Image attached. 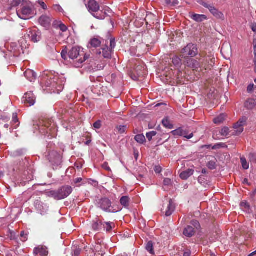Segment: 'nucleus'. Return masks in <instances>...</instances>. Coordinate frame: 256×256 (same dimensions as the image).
<instances>
[{
    "mask_svg": "<svg viewBox=\"0 0 256 256\" xmlns=\"http://www.w3.org/2000/svg\"><path fill=\"white\" fill-rule=\"evenodd\" d=\"M88 12L96 18L98 20H104L108 14V12L110 11L109 8H106L104 10H100V6L94 0H90L86 4Z\"/></svg>",
    "mask_w": 256,
    "mask_h": 256,
    "instance_id": "f257e3e1",
    "label": "nucleus"
},
{
    "mask_svg": "<svg viewBox=\"0 0 256 256\" xmlns=\"http://www.w3.org/2000/svg\"><path fill=\"white\" fill-rule=\"evenodd\" d=\"M80 48L78 46L73 47L68 54L69 58L72 60L76 59L78 56L80 57L78 61L74 63V66L76 68L80 67L82 64L90 57V55L84 54L82 51H80Z\"/></svg>",
    "mask_w": 256,
    "mask_h": 256,
    "instance_id": "f03ea898",
    "label": "nucleus"
},
{
    "mask_svg": "<svg viewBox=\"0 0 256 256\" xmlns=\"http://www.w3.org/2000/svg\"><path fill=\"white\" fill-rule=\"evenodd\" d=\"M66 82V79L64 76H54V78L50 80L46 84L47 87L52 88V90H54V92L60 93L61 92Z\"/></svg>",
    "mask_w": 256,
    "mask_h": 256,
    "instance_id": "7ed1b4c3",
    "label": "nucleus"
},
{
    "mask_svg": "<svg viewBox=\"0 0 256 256\" xmlns=\"http://www.w3.org/2000/svg\"><path fill=\"white\" fill-rule=\"evenodd\" d=\"M181 54L184 58L194 57L198 54L196 46L194 44H189L182 49Z\"/></svg>",
    "mask_w": 256,
    "mask_h": 256,
    "instance_id": "20e7f679",
    "label": "nucleus"
},
{
    "mask_svg": "<svg viewBox=\"0 0 256 256\" xmlns=\"http://www.w3.org/2000/svg\"><path fill=\"white\" fill-rule=\"evenodd\" d=\"M200 4L208 8L210 14L216 18L222 20H224V14L214 7L213 4H208L204 2H200Z\"/></svg>",
    "mask_w": 256,
    "mask_h": 256,
    "instance_id": "39448f33",
    "label": "nucleus"
},
{
    "mask_svg": "<svg viewBox=\"0 0 256 256\" xmlns=\"http://www.w3.org/2000/svg\"><path fill=\"white\" fill-rule=\"evenodd\" d=\"M32 12V8L28 5V3L26 6H24L21 9L17 10L16 13L18 17L22 20H28L31 18Z\"/></svg>",
    "mask_w": 256,
    "mask_h": 256,
    "instance_id": "423d86ee",
    "label": "nucleus"
},
{
    "mask_svg": "<svg viewBox=\"0 0 256 256\" xmlns=\"http://www.w3.org/2000/svg\"><path fill=\"white\" fill-rule=\"evenodd\" d=\"M99 206L104 211L109 212H116L118 210H112L110 200L108 198H102L98 203Z\"/></svg>",
    "mask_w": 256,
    "mask_h": 256,
    "instance_id": "0eeeda50",
    "label": "nucleus"
},
{
    "mask_svg": "<svg viewBox=\"0 0 256 256\" xmlns=\"http://www.w3.org/2000/svg\"><path fill=\"white\" fill-rule=\"evenodd\" d=\"M58 191V200L64 199L68 196L72 192V188L70 186H62Z\"/></svg>",
    "mask_w": 256,
    "mask_h": 256,
    "instance_id": "6e6552de",
    "label": "nucleus"
},
{
    "mask_svg": "<svg viewBox=\"0 0 256 256\" xmlns=\"http://www.w3.org/2000/svg\"><path fill=\"white\" fill-rule=\"evenodd\" d=\"M52 17L50 14H44L42 15L38 18V23L42 26L48 28L52 22Z\"/></svg>",
    "mask_w": 256,
    "mask_h": 256,
    "instance_id": "1a4fd4ad",
    "label": "nucleus"
},
{
    "mask_svg": "<svg viewBox=\"0 0 256 256\" xmlns=\"http://www.w3.org/2000/svg\"><path fill=\"white\" fill-rule=\"evenodd\" d=\"M22 102L28 106H32L36 102V97L32 92H26L22 98Z\"/></svg>",
    "mask_w": 256,
    "mask_h": 256,
    "instance_id": "9d476101",
    "label": "nucleus"
},
{
    "mask_svg": "<svg viewBox=\"0 0 256 256\" xmlns=\"http://www.w3.org/2000/svg\"><path fill=\"white\" fill-rule=\"evenodd\" d=\"M246 122V119L242 118L240 119L238 122L234 126V128L235 130L236 134H240L244 131L243 126Z\"/></svg>",
    "mask_w": 256,
    "mask_h": 256,
    "instance_id": "9b49d317",
    "label": "nucleus"
},
{
    "mask_svg": "<svg viewBox=\"0 0 256 256\" xmlns=\"http://www.w3.org/2000/svg\"><path fill=\"white\" fill-rule=\"evenodd\" d=\"M175 209V206L172 200L170 199L169 200V204L167 206L166 210L164 208L162 210V212L163 214H165V216H170L172 212H174Z\"/></svg>",
    "mask_w": 256,
    "mask_h": 256,
    "instance_id": "f8f14e48",
    "label": "nucleus"
},
{
    "mask_svg": "<svg viewBox=\"0 0 256 256\" xmlns=\"http://www.w3.org/2000/svg\"><path fill=\"white\" fill-rule=\"evenodd\" d=\"M28 36L30 40L34 42H39L41 38L40 32L36 30H30L29 32Z\"/></svg>",
    "mask_w": 256,
    "mask_h": 256,
    "instance_id": "ddd939ff",
    "label": "nucleus"
},
{
    "mask_svg": "<svg viewBox=\"0 0 256 256\" xmlns=\"http://www.w3.org/2000/svg\"><path fill=\"white\" fill-rule=\"evenodd\" d=\"M184 62L187 66L193 69V70H196L200 67V63L194 59H187Z\"/></svg>",
    "mask_w": 256,
    "mask_h": 256,
    "instance_id": "4468645a",
    "label": "nucleus"
},
{
    "mask_svg": "<svg viewBox=\"0 0 256 256\" xmlns=\"http://www.w3.org/2000/svg\"><path fill=\"white\" fill-rule=\"evenodd\" d=\"M111 50L107 46L98 50V54H102V56L105 58H111Z\"/></svg>",
    "mask_w": 256,
    "mask_h": 256,
    "instance_id": "2eb2a0df",
    "label": "nucleus"
},
{
    "mask_svg": "<svg viewBox=\"0 0 256 256\" xmlns=\"http://www.w3.org/2000/svg\"><path fill=\"white\" fill-rule=\"evenodd\" d=\"M34 254L36 256H47L48 251L46 247H38L34 250Z\"/></svg>",
    "mask_w": 256,
    "mask_h": 256,
    "instance_id": "dca6fc26",
    "label": "nucleus"
},
{
    "mask_svg": "<svg viewBox=\"0 0 256 256\" xmlns=\"http://www.w3.org/2000/svg\"><path fill=\"white\" fill-rule=\"evenodd\" d=\"M24 74L25 77L30 82H33L36 79V74L31 70H27Z\"/></svg>",
    "mask_w": 256,
    "mask_h": 256,
    "instance_id": "f3484780",
    "label": "nucleus"
},
{
    "mask_svg": "<svg viewBox=\"0 0 256 256\" xmlns=\"http://www.w3.org/2000/svg\"><path fill=\"white\" fill-rule=\"evenodd\" d=\"M171 133L174 136H186V134H188V132L186 130H184L182 128H179L175 130H172Z\"/></svg>",
    "mask_w": 256,
    "mask_h": 256,
    "instance_id": "a211bd4d",
    "label": "nucleus"
},
{
    "mask_svg": "<svg viewBox=\"0 0 256 256\" xmlns=\"http://www.w3.org/2000/svg\"><path fill=\"white\" fill-rule=\"evenodd\" d=\"M183 234L187 237H192L194 234V228L192 226H188L184 228Z\"/></svg>",
    "mask_w": 256,
    "mask_h": 256,
    "instance_id": "6ab92c4d",
    "label": "nucleus"
},
{
    "mask_svg": "<svg viewBox=\"0 0 256 256\" xmlns=\"http://www.w3.org/2000/svg\"><path fill=\"white\" fill-rule=\"evenodd\" d=\"M102 222L98 220H96L92 222V229L94 231H98L101 230Z\"/></svg>",
    "mask_w": 256,
    "mask_h": 256,
    "instance_id": "aec40b11",
    "label": "nucleus"
},
{
    "mask_svg": "<svg viewBox=\"0 0 256 256\" xmlns=\"http://www.w3.org/2000/svg\"><path fill=\"white\" fill-rule=\"evenodd\" d=\"M194 172V170H193L188 169L180 174V178L182 180H187L190 176L193 174Z\"/></svg>",
    "mask_w": 256,
    "mask_h": 256,
    "instance_id": "412c9836",
    "label": "nucleus"
},
{
    "mask_svg": "<svg viewBox=\"0 0 256 256\" xmlns=\"http://www.w3.org/2000/svg\"><path fill=\"white\" fill-rule=\"evenodd\" d=\"M191 18L196 22H202L207 20V16L204 14H193Z\"/></svg>",
    "mask_w": 256,
    "mask_h": 256,
    "instance_id": "4be33fe9",
    "label": "nucleus"
},
{
    "mask_svg": "<svg viewBox=\"0 0 256 256\" xmlns=\"http://www.w3.org/2000/svg\"><path fill=\"white\" fill-rule=\"evenodd\" d=\"M102 226H103L104 230L108 232H110L115 226L114 224L112 222H102Z\"/></svg>",
    "mask_w": 256,
    "mask_h": 256,
    "instance_id": "5701e85b",
    "label": "nucleus"
},
{
    "mask_svg": "<svg viewBox=\"0 0 256 256\" xmlns=\"http://www.w3.org/2000/svg\"><path fill=\"white\" fill-rule=\"evenodd\" d=\"M245 106L248 109L253 108L256 106V99H248L246 102Z\"/></svg>",
    "mask_w": 256,
    "mask_h": 256,
    "instance_id": "b1692460",
    "label": "nucleus"
},
{
    "mask_svg": "<svg viewBox=\"0 0 256 256\" xmlns=\"http://www.w3.org/2000/svg\"><path fill=\"white\" fill-rule=\"evenodd\" d=\"M46 196L48 197L53 198L56 200H58V191L56 190H49L46 192Z\"/></svg>",
    "mask_w": 256,
    "mask_h": 256,
    "instance_id": "393cba45",
    "label": "nucleus"
},
{
    "mask_svg": "<svg viewBox=\"0 0 256 256\" xmlns=\"http://www.w3.org/2000/svg\"><path fill=\"white\" fill-rule=\"evenodd\" d=\"M225 118L226 116L224 114H221L216 118H214L213 121L214 124H220L224 121Z\"/></svg>",
    "mask_w": 256,
    "mask_h": 256,
    "instance_id": "a878e982",
    "label": "nucleus"
},
{
    "mask_svg": "<svg viewBox=\"0 0 256 256\" xmlns=\"http://www.w3.org/2000/svg\"><path fill=\"white\" fill-rule=\"evenodd\" d=\"M130 198L127 196H122L120 200V204L126 208L128 206Z\"/></svg>",
    "mask_w": 256,
    "mask_h": 256,
    "instance_id": "bb28decb",
    "label": "nucleus"
},
{
    "mask_svg": "<svg viewBox=\"0 0 256 256\" xmlns=\"http://www.w3.org/2000/svg\"><path fill=\"white\" fill-rule=\"evenodd\" d=\"M135 140L140 144H142L146 141V138L144 134H138L135 136Z\"/></svg>",
    "mask_w": 256,
    "mask_h": 256,
    "instance_id": "cd10ccee",
    "label": "nucleus"
},
{
    "mask_svg": "<svg viewBox=\"0 0 256 256\" xmlns=\"http://www.w3.org/2000/svg\"><path fill=\"white\" fill-rule=\"evenodd\" d=\"M146 249L150 254H154V250L153 249V243L152 241H149L146 244Z\"/></svg>",
    "mask_w": 256,
    "mask_h": 256,
    "instance_id": "c85d7f7f",
    "label": "nucleus"
},
{
    "mask_svg": "<svg viewBox=\"0 0 256 256\" xmlns=\"http://www.w3.org/2000/svg\"><path fill=\"white\" fill-rule=\"evenodd\" d=\"M100 41L97 38H93L91 40L90 44L92 46L96 48L100 45Z\"/></svg>",
    "mask_w": 256,
    "mask_h": 256,
    "instance_id": "c756f323",
    "label": "nucleus"
},
{
    "mask_svg": "<svg viewBox=\"0 0 256 256\" xmlns=\"http://www.w3.org/2000/svg\"><path fill=\"white\" fill-rule=\"evenodd\" d=\"M162 124L166 128H168L169 129H172V125L170 124V120L167 118H164L162 120Z\"/></svg>",
    "mask_w": 256,
    "mask_h": 256,
    "instance_id": "7c9ffc66",
    "label": "nucleus"
},
{
    "mask_svg": "<svg viewBox=\"0 0 256 256\" xmlns=\"http://www.w3.org/2000/svg\"><path fill=\"white\" fill-rule=\"evenodd\" d=\"M240 161L243 168L248 170L249 168V164L247 162L246 159L244 157H241Z\"/></svg>",
    "mask_w": 256,
    "mask_h": 256,
    "instance_id": "2f4dec72",
    "label": "nucleus"
},
{
    "mask_svg": "<svg viewBox=\"0 0 256 256\" xmlns=\"http://www.w3.org/2000/svg\"><path fill=\"white\" fill-rule=\"evenodd\" d=\"M53 9L56 12H62L64 14V10L60 4H54L52 6Z\"/></svg>",
    "mask_w": 256,
    "mask_h": 256,
    "instance_id": "473e14b6",
    "label": "nucleus"
},
{
    "mask_svg": "<svg viewBox=\"0 0 256 256\" xmlns=\"http://www.w3.org/2000/svg\"><path fill=\"white\" fill-rule=\"evenodd\" d=\"M221 136H226L229 134V128L226 127H224L220 131Z\"/></svg>",
    "mask_w": 256,
    "mask_h": 256,
    "instance_id": "72a5a7b5",
    "label": "nucleus"
},
{
    "mask_svg": "<svg viewBox=\"0 0 256 256\" xmlns=\"http://www.w3.org/2000/svg\"><path fill=\"white\" fill-rule=\"evenodd\" d=\"M172 63L175 66H178L181 63V60L178 56H175L172 58Z\"/></svg>",
    "mask_w": 256,
    "mask_h": 256,
    "instance_id": "f704fd0d",
    "label": "nucleus"
},
{
    "mask_svg": "<svg viewBox=\"0 0 256 256\" xmlns=\"http://www.w3.org/2000/svg\"><path fill=\"white\" fill-rule=\"evenodd\" d=\"M156 132L155 131H152L149 132H148L146 134V136L148 140H151L154 136H156Z\"/></svg>",
    "mask_w": 256,
    "mask_h": 256,
    "instance_id": "c9c22d12",
    "label": "nucleus"
},
{
    "mask_svg": "<svg viewBox=\"0 0 256 256\" xmlns=\"http://www.w3.org/2000/svg\"><path fill=\"white\" fill-rule=\"evenodd\" d=\"M166 3L167 4L175 6L178 4V0H164Z\"/></svg>",
    "mask_w": 256,
    "mask_h": 256,
    "instance_id": "e433bc0d",
    "label": "nucleus"
},
{
    "mask_svg": "<svg viewBox=\"0 0 256 256\" xmlns=\"http://www.w3.org/2000/svg\"><path fill=\"white\" fill-rule=\"evenodd\" d=\"M36 3H38L44 10H46L48 9L47 6L43 1L39 0L36 2Z\"/></svg>",
    "mask_w": 256,
    "mask_h": 256,
    "instance_id": "4c0bfd02",
    "label": "nucleus"
},
{
    "mask_svg": "<svg viewBox=\"0 0 256 256\" xmlns=\"http://www.w3.org/2000/svg\"><path fill=\"white\" fill-rule=\"evenodd\" d=\"M191 224L194 227V228L196 230H198L200 228V224L198 221L197 220H192L191 222Z\"/></svg>",
    "mask_w": 256,
    "mask_h": 256,
    "instance_id": "58836bf2",
    "label": "nucleus"
},
{
    "mask_svg": "<svg viewBox=\"0 0 256 256\" xmlns=\"http://www.w3.org/2000/svg\"><path fill=\"white\" fill-rule=\"evenodd\" d=\"M118 130L120 134H123L124 133L126 129V126H120L118 127Z\"/></svg>",
    "mask_w": 256,
    "mask_h": 256,
    "instance_id": "ea45409f",
    "label": "nucleus"
},
{
    "mask_svg": "<svg viewBox=\"0 0 256 256\" xmlns=\"http://www.w3.org/2000/svg\"><path fill=\"white\" fill-rule=\"evenodd\" d=\"M164 184L166 186H170L172 185V181L168 178H164Z\"/></svg>",
    "mask_w": 256,
    "mask_h": 256,
    "instance_id": "a19ab883",
    "label": "nucleus"
},
{
    "mask_svg": "<svg viewBox=\"0 0 256 256\" xmlns=\"http://www.w3.org/2000/svg\"><path fill=\"white\" fill-rule=\"evenodd\" d=\"M100 246H97L95 247V249L96 250V256H102L104 254L103 252H102V251H99V250L100 249Z\"/></svg>",
    "mask_w": 256,
    "mask_h": 256,
    "instance_id": "79ce46f5",
    "label": "nucleus"
},
{
    "mask_svg": "<svg viewBox=\"0 0 256 256\" xmlns=\"http://www.w3.org/2000/svg\"><path fill=\"white\" fill-rule=\"evenodd\" d=\"M101 126V122L100 120H98L94 124V128L96 129H100Z\"/></svg>",
    "mask_w": 256,
    "mask_h": 256,
    "instance_id": "37998d69",
    "label": "nucleus"
},
{
    "mask_svg": "<svg viewBox=\"0 0 256 256\" xmlns=\"http://www.w3.org/2000/svg\"><path fill=\"white\" fill-rule=\"evenodd\" d=\"M102 166L104 170H105L108 172H111V169H110V167L108 166V162L104 163Z\"/></svg>",
    "mask_w": 256,
    "mask_h": 256,
    "instance_id": "c03bdc74",
    "label": "nucleus"
},
{
    "mask_svg": "<svg viewBox=\"0 0 256 256\" xmlns=\"http://www.w3.org/2000/svg\"><path fill=\"white\" fill-rule=\"evenodd\" d=\"M240 206L242 207V208H244V209L248 208L249 207H250V206L248 204V202H241Z\"/></svg>",
    "mask_w": 256,
    "mask_h": 256,
    "instance_id": "a18cd8bd",
    "label": "nucleus"
},
{
    "mask_svg": "<svg viewBox=\"0 0 256 256\" xmlns=\"http://www.w3.org/2000/svg\"><path fill=\"white\" fill-rule=\"evenodd\" d=\"M21 3V0H14L12 2V6L15 7L17 6Z\"/></svg>",
    "mask_w": 256,
    "mask_h": 256,
    "instance_id": "49530a36",
    "label": "nucleus"
},
{
    "mask_svg": "<svg viewBox=\"0 0 256 256\" xmlns=\"http://www.w3.org/2000/svg\"><path fill=\"white\" fill-rule=\"evenodd\" d=\"M215 164L214 162L210 161L208 163V167L211 170H214L215 168Z\"/></svg>",
    "mask_w": 256,
    "mask_h": 256,
    "instance_id": "de8ad7c7",
    "label": "nucleus"
},
{
    "mask_svg": "<svg viewBox=\"0 0 256 256\" xmlns=\"http://www.w3.org/2000/svg\"><path fill=\"white\" fill-rule=\"evenodd\" d=\"M250 162L256 163V153L250 154Z\"/></svg>",
    "mask_w": 256,
    "mask_h": 256,
    "instance_id": "09e8293b",
    "label": "nucleus"
},
{
    "mask_svg": "<svg viewBox=\"0 0 256 256\" xmlns=\"http://www.w3.org/2000/svg\"><path fill=\"white\" fill-rule=\"evenodd\" d=\"M59 28L60 30L63 32H66L68 30L67 27L63 24H60L59 25Z\"/></svg>",
    "mask_w": 256,
    "mask_h": 256,
    "instance_id": "8fccbe9b",
    "label": "nucleus"
},
{
    "mask_svg": "<svg viewBox=\"0 0 256 256\" xmlns=\"http://www.w3.org/2000/svg\"><path fill=\"white\" fill-rule=\"evenodd\" d=\"M20 236L22 238V240L23 242H25L27 240V235L25 234L24 232H22L20 233Z\"/></svg>",
    "mask_w": 256,
    "mask_h": 256,
    "instance_id": "3c124183",
    "label": "nucleus"
},
{
    "mask_svg": "<svg viewBox=\"0 0 256 256\" xmlns=\"http://www.w3.org/2000/svg\"><path fill=\"white\" fill-rule=\"evenodd\" d=\"M80 253V250L79 248H76L72 254V256H79Z\"/></svg>",
    "mask_w": 256,
    "mask_h": 256,
    "instance_id": "603ef678",
    "label": "nucleus"
},
{
    "mask_svg": "<svg viewBox=\"0 0 256 256\" xmlns=\"http://www.w3.org/2000/svg\"><path fill=\"white\" fill-rule=\"evenodd\" d=\"M254 54H255V57L254 60V70L256 72V45L254 46Z\"/></svg>",
    "mask_w": 256,
    "mask_h": 256,
    "instance_id": "864d4df0",
    "label": "nucleus"
},
{
    "mask_svg": "<svg viewBox=\"0 0 256 256\" xmlns=\"http://www.w3.org/2000/svg\"><path fill=\"white\" fill-rule=\"evenodd\" d=\"M215 59L214 58L210 57V61L208 62V65H210V66H213L214 64Z\"/></svg>",
    "mask_w": 256,
    "mask_h": 256,
    "instance_id": "5fc2aeb1",
    "label": "nucleus"
},
{
    "mask_svg": "<svg viewBox=\"0 0 256 256\" xmlns=\"http://www.w3.org/2000/svg\"><path fill=\"white\" fill-rule=\"evenodd\" d=\"M115 46H116V44H115L114 40V39H111L110 40V50H112V49L114 48Z\"/></svg>",
    "mask_w": 256,
    "mask_h": 256,
    "instance_id": "6e6d98bb",
    "label": "nucleus"
},
{
    "mask_svg": "<svg viewBox=\"0 0 256 256\" xmlns=\"http://www.w3.org/2000/svg\"><path fill=\"white\" fill-rule=\"evenodd\" d=\"M96 253L94 250L90 248L88 250V256H96Z\"/></svg>",
    "mask_w": 256,
    "mask_h": 256,
    "instance_id": "4d7b16f0",
    "label": "nucleus"
},
{
    "mask_svg": "<svg viewBox=\"0 0 256 256\" xmlns=\"http://www.w3.org/2000/svg\"><path fill=\"white\" fill-rule=\"evenodd\" d=\"M12 122L14 123H16L18 122V118L17 116V114L16 113L13 114L12 115Z\"/></svg>",
    "mask_w": 256,
    "mask_h": 256,
    "instance_id": "13d9d810",
    "label": "nucleus"
},
{
    "mask_svg": "<svg viewBox=\"0 0 256 256\" xmlns=\"http://www.w3.org/2000/svg\"><path fill=\"white\" fill-rule=\"evenodd\" d=\"M254 85L253 84L249 85L247 88V90L248 92H251L254 88Z\"/></svg>",
    "mask_w": 256,
    "mask_h": 256,
    "instance_id": "bf43d9fd",
    "label": "nucleus"
},
{
    "mask_svg": "<svg viewBox=\"0 0 256 256\" xmlns=\"http://www.w3.org/2000/svg\"><path fill=\"white\" fill-rule=\"evenodd\" d=\"M154 170L156 173L159 174L162 172V168L159 166H156Z\"/></svg>",
    "mask_w": 256,
    "mask_h": 256,
    "instance_id": "052dcab7",
    "label": "nucleus"
},
{
    "mask_svg": "<svg viewBox=\"0 0 256 256\" xmlns=\"http://www.w3.org/2000/svg\"><path fill=\"white\" fill-rule=\"evenodd\" d=\"M251 28L253 32H256V24H252L251 25Z\"/></svg>",
    "mask_w": 256,
    "mask_h": 256,
    "instance_id": "680f3d73",
    "label": "nucleus"
},
{
    "mask_svg": "<svg viewBox=\"0 0 256 256\" xmlns=\"http://www.w3.org/2000/svg\"><path fill=\"white\" fill-rule=\"evenodd\" d=\"M194 136V134L192 133L188 135L186 134V136H184V138H186L187 139H190Z\"/></svg>",
    "mask_w": 256,
    "mask_h": 256,
    "instance_id": "e2e57ef3",
    "label": "nucleus"
},
{
    "mask_svg": "<svg viewBox=\"0 0 256 256\" xmlns=\"http://www.w3.org/2000/svg\"><path fill=\"white\" fill-rule=\"evenodd\" d=\"M190 256V250H187L186 251L184 254V255L183 256Z\"/></svg>",
    "mask_w": 256,
    "mask_h": 256,
    "instance_id": "0e129e2a",
    "label": "nucleus"
},
{
    "mask_svg": "<svg viewBox=\"0 0 256 256\" xmlns=\"http://www.w3.org/2000/svg\"><path fill=\"white\" fill-rule=\"evenodd\" d=\"M82 181V178H76L74 180V182L76 184H78V183H79L80 182H81Z\"/></svg>",
    "mask_w": 256,
    "mask_h": 256,
    "instance_id": "69168bd1",
    "label": "nucleus"
},
{
    "mask_svg": "<svg viewBox=\"0 0 256 256\" xmlns=\"http://www.w3.org/2000/svg\"><path fill=\"white\" fill-rule=\"evenodd\" d=\"M44 126H45L47 130H46V132L47 134H48V133L49 130H50V128H49V126H48V123L47 122H46L44 124Z\"/></svg>",
    "mask_w": 256,
    "mask_h": 256,
    "instance_id": "338daca9",
    "label": "nucleus"
},
{
    "mask_svg": "<svg viewBox=\"0 0 256 256\" xmlns=\"http://www.w3.org/2000/svg\"><path fill=\"white\" fill-rule=\"evenodd\" d=\"M61 55H62V57L64 59V60H66V54H65L64 52H62Z\"/></svg>",
    "mask_w": 256,
    "mask_h": 256,
    "instance_id": "774afa93",
    "label": "nucleus"
}]
</instances>
